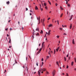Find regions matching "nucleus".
Instances as JSON below:
<instances>
[{
	"label": "nucleus",
	"mask_w": 76,
	"mask_h": 76,
	"mask_svg": "<svg viewBox=\"0 0 76 76\" xmlns=\"http://www.w3.org/2000/svg\"><path fill=\"white\" fill-rule=\"evenodd\" d=\"M50 18H48V20H50Z\"/></svg>",
	"instance_id": "nucleus-31"
},
{
	"label": "nucleus",
	"mask_w": 76,
	"mask_h": 76,
	"mask_svg": "<svg viewBox=\"0 0 76 76\" xmlns=\"http://www.w3.org/2000/svg\"><path fill=\"white\" fill-rule=\"evenodd\" d=\"M57 5H58V4H57V3H56V6H57Z\"/></svg>",
	"instance_id": "nucleus-33"
},
{
	"label": "nucleus",
	"mask_w": 76,
	"mask_h": 76,
	"mask_svg": "<svg viewBox=\"0 0 76 76\" xmlns=\"http://www.w3.org/2000/svg\"><path fill=\"white\" fill-rule=\"evenodd\" d=\"M63 13H62L61 15H60V18H61V17H62V16H63Z\"/></svg>",
	"instance_id": "nucleus-18"
},
{
	"label": "nucleus",
	"mask_w": 76,
	"mask_h": 76,
	"mask_svg": "<svg viewBox=\"0 0 76 76\" xmlns=\"http://www.w3.org/2000/svg\"><path fill=\"white\" fill-rule=\"evenodd\" d=\"M57 22H58V23H59V21H58V20L57 21Z\"/></svg>",
	"instance_id": "nucleus-58"
},
{
	"label": "nucleus",
	"mask_w": 76,
	"mask_h": 76,
	"mask_svg": "<svg viewBox=\"0 0 76 76\" xmlns=\"http://www.w3.org/2000/svg\"><path fill=\"white\" fill-rule=\"evenodd\" d=\"M51 53H53V51H51Z\"/></svg>",
	"instance_id": "nucleus-59"
},
{
	"label": "nucleus",
	"mask_w": 76,
	"mask_h": 76,
	"mask_svg": "<svg viewBox=\"0 0 76 76\" xmlns=\"http://www.w3.org/2000/svg\"><path fill=\"white\" fill-rule=\"evenodd\" d=\"M67 6H68L69 7H70V4H67Z\"/></svg>",
	"instance_id": "nucleus-21"
},
{
	"label": "nucleus",
	"mask_w": 76,
	"mask_h": 76,
	"mask_svg": "<svg viewBox=\"0 0 76 76\" xmlns=\"http://www.w3.org/2000/svg\"><path fill=\"white\" fill-rule=\"evenodd\" d=\"M41 70H39L38 71V75L39 76H40V75H41Z\"/></svg>",
	"instance_id": "nucleus-3"
},
{
	"label": "nucleus",
	"mask_w": 76,
	"mask_h": 76,
	"mask_svg": "<svg viewBox=\"0 0 76 76\" xmlns=\"http://www.w3.org/2000/svg\"><path fill=\"white\" fill-rule=\"evenodd\" d=\"M35 10H38V7H37V6H36V7L35 8Z\"/></svg>",
	"instance_id": "nucleus-14"
},
{
	"label": "nucleus",
	"mask_w": 76,
	"mask_h": 76,
	"mask_svg": "<svg viewBox=\"0 0 76 76\" xmlns=\"http://www.w3.org/2000/svg\"><path fill=\"white\" fill-rule=\"evenodd\" d=\"M36 36H38V35H39V33H37V34H36Z\"/></svg>",
	"instance_id": "nucleus-25"
},
{
	"label": "nucleus",
	"mask_w": 76,
	"mask_h": 76,
	"mask_svg": "<svg viewBox=\"0 0 76 76\" xmlns=\"http://www.w3.org/2000/svg\"><path fill=\"white\" fill-rule=\"evenodd\" d=\"M39 46H40V45H41V44H39Z\"/></svg>",
	"instance_id": "nucleus-64"
},
{
	"label": "nucleus",
	"mask_w": 76,
	"mask_h": 76,
	"mask_svg": "<svg viewBox=\"0 0 76 76\" xmlns=\"http://www.w3.org/2000/svg\"><path fill=\"white\" fill-rule=\"evenodd\" d=\"M40 34H42L43 33V31L42 30H41V31L40 32Z\"/></svg>",
	"instance_id": "nucleus-19"
},
{
	"label": "nucleus",
	"mask_w": 76,
	"mask_h": 76,
	"mask_svg": "<svg viewBox=\"0 0 76 76\" xmlns=\"http://www.w3.org/2000/svg\"><path fill=\"white\" fill-rule=\"evenodd\" d=\"M36 65H37V66H38V62H37L36 63Z\"/></svg>",
	"instance_id": "nucleus-27"
},
{
	"label": "nucleus",
	"mask_w": 76,
	"mask_h": 76,
	"mask_svg": "<svg viewBox=\"0 0 76 76\" xmlns=\"http://www.w3.org/2000/svg\"><path fill=\"white\" fill-rule=\"evenodd\" d=\"M46 34H48V33H47V32H46Z\"/></svg>",
	"instance_id": "nucleus-63"
},
{
	"label": "nucleus",
	"mask_w": 76,
	"mask_h": 76,
	"mask_svg": "<svg viewBox=\"0 0 76 76\" xmlns=\"http://www.w3.org/2000/svg\"><path fill=\"white\" fill-rule=\"evenodd\" d=\"M15 63H16V64H17V63H18V62H17L16 61V60H15Z\"/></svg>",
	"instance_id": "nucleus-42"
},
{
	"label": "nucleus",
	"mask_w": 76,
	"mask_h": 76,
	"mask_svg": "<svg viewBox=\"0 0 76 76\" xmlns=\"http://www.w3.org/2000/svg\"><path fill=\"white\" fill-rule=\"evenodd\" d=\"M56 53V50H54V53L55 54Z\"/></svg>",
	"instance_id": "nucleus-41"
},
{
	"label": "nucleus",
	"mask_w": 76,
	"mask_h": 76,
	"mask_svg": "<svg viewBox=\"0 0 76 76\" xmlns=\"http://www.w3.org/2000/svg\"><path fill=\"white\" fill-rule=\"evenodd\" d=\"M64 35H67V34H66V33H64Z\"/></svg>",
	"instance_id": "nucleus-36"
},
{
	"label": "nucleus",
	"mask_w": 76,
	"mask_h": 76,
	"mask_svg": "<svg viewBox=\"0 0 76 76\" xmlns=\"http://www.w3.org/2000/svg\"><path fill=\"white\" fill-rule=\"evenodd\" d=\"M48 3H49L51 5V2H50V1H48Z\"/></svg>",
	"instance_id": "nucleus-29"
},
{
	"label": "nucleus",
	"mask_w": 76,
	"mask_h": 76,
	"mask_svg": "<svg viewBox=\"0 0 76 76\" xmlns=\"http://www.w3.org/2000/svg\"><path fill=\"white\" fill-rule=\"evenodd\" d=\"M51 26H53V24H50L48 25V27H51Z\"/></svg>",
	"instance_id": "nucleus-6"
},
{
	"label": "nucleus",
	"mask_w": 76,
	"mask_h": 76,
	"mask_svg": "<svg viewBox=\"0 0 76 76\" xmlns=\"http://www.w3.org/2000/svg\"><path fill=\"white\" fill-rule=\"evenodd\" d=\"M35 69H36V68L35 67H34V70H35Z\"/></svg>",
	"instance_id": "nucleus-55"
},
{
	"label": "nucleus",
	"mask_w": 76,
	"mask_h": 76,
	"mask_svg": "<svg viewBox=\"0 0 76 76\" xmlns=\"http://www.w3.org/2000/svg\"><path fill=\"white\" fill-rule=\"evenodd\" d=\"M68 68H69V66H68V65H67V66L66 67V69H68Z\"/></svg>",
	"instance_id": "nucleus-39"
},
{
	"label": "nucleus",
	"mask_w": 76,
	"mask_h": 76,
	"mask_svg": "<svg viewBox=\"0 0 76 76\" xmlns=\"http://www.w3.org/2000/svg\"><path fill=\"white\" fill-rule=\"evenodd\" d=\"M42 50V48H40L38 52L37 53L38 54H39V53H40V52Z\"/></svg>",
	"instance_id": "nucleus-4"
},
{
	"label": "nucleus",
	"mask_w": 76,
	"mask_h": 76,
	"mask_svg": "<svg viewBox=\"0 0 76 76\" xmlns=\"http://www.w3.org/2000/svg\"><path fill=\"white\" fill-rule=\"evenodd\" d=\"M59 29H60V30H61L62 31V30H63V28H59Z\"/></svg>",
	"instance_id": "nucleus-30"
},
{
	"label": "nucleus",
	"mask_w": 76,
	"mask_h": 76,
	"mask_svg": "<svg viewBox=\"0 0 76 76\" xmlns=\"http://www.w3.org/2000/svg\"><path fill=\"white\" fill-rule=\"evenodd\" d=\"M29 58H30L31 59V56H29Z\"/></svg>",
	"instance_id": "nucleus-57"
},
{
	"label": "nucleus",
	"mask_w": 76,
	"mask_h": 76,
	"mask_svg": "<svg viewBox=\"0 0 76 76\" xmlns=\"http://www.w3.org/2000/svg\"><path fill=\"white\" fill-rule=\"evenodd\" d=\"M9 43H11V39H10V40H9Z\"/></svg>",
	"instance_id": "nucleus-17"
},
{
	"label": "nucleus",
	"mask_w": 76,
	"mask_h": 76,
	"mask_svg": "<svg viewBox=\"0 0 76 76\" xmlns=\"http://www.w3.org/2000/svg\"><path fill=\"white\" fill-rule=\"evenodd\" d=\"M46 73L47 74H49V72H47Z\"/></svg>",
	"instance_id": "nucleus-40"
},
{
	"label": "nucleus",
	"mask_w": 76,
	"mask_h": 76,
	"mask_svg": "<svg viewBox=\"0 0 76 76\" xmlns=\"http://www.w3.org/2000/svg\"><path fill=\"white\" fill-rule=\"evenodd\" d=\"M64 59L65 61H66V57H64Z\"/></svg>",
	"instance_id": "nucleus-26"
},
{
	"label": "nucleus",
	"mask_w": 76,
	"mask_h": 76,
	"mask_svg": "<svg viewBox=\"0 0 76 76\" xmlns=\"http://www.w3.org/2000/svg\"><path fill=\"white\" fill-rule=\"evenodd\" d=\"M46 69H45V68L42 69L41 68L40 69V70H41V71H45Z\"/></svg>",
	"instance_id": "nucleus-2"
},
{
	"label": "nucleus",
	"mask_w": 76,
	"mask_h": 76,
	"mask_svg": "<svg viewBox=\"0 0 76 76\" xmlns=\"http://www.w3.org/2000/svg\"><path fill=\"white\" fill-rule=\"evenodd\" d=\"M26 11H27V10H28V8H26Z\"/></svg>",
	"instance_id": "nucleus-35"
},
{
	"label": "nucleus",
	"mask_w": 76,
	"mask_h": 76,
	"mask_svg": "<svg viewBox=\"0 0 76 76\" xmlns=\"http://www.w3.org/2000/svg\"><path fill=\"white\" fill-rule=\"evenodd\" d=\"M42 19H41V22H42Z\"/></svg>",
	"instance_id": "nucleus-61"
},
{
	"label": "nucleus",
	"mask_w": 76,
	"mask_h": 76,
	"mask_svg": "<svg viewBox=\"0 0 76 76\" xmlns=\"http://www.w3.org/2000/svg\"><path fill=\"white\" fill-rule=\"evenodd\" d=\"M36 31H39V28H38L36 29Z\"/></svg>",
	"instance_id": "nucleus-24"
},
{
	"label": "nucleus",
	"mask_w": 76,
	"mask_h": 76,
	"mask_svg": "<svg viewBox=\"0 0 76 76\" xmlns=\"http://www.w3.org/2000/svg\"><path fill=\"white\" fill-rule=\"evenodd\" d=\"M45 21V19H43V21H42L43 23Z\"/></svg>",
	"instance_id": "nucleus-32"
},
{
	"label": "nucleus",
	"mask_w": 76,
	"mask_h": 76,
	"mask_svg": "<svg viewBox=\"0 0 76 76\" xmlns=\"http://www.w3.org/2000/svg\"><path fill=\"white\" fill-rule=\"evenodd\" d=\"M73 63H74L72 61L71 63V65L72 66H73Z\"/></svg>",
	"instance_id": "nucleus-20"
},
{
	"label": "nucleus",
	"mask_w": 76,
	"mask_h": 76,
	"mask_svg": "<svg viewBox=\"0 0 76 76\" xmlns=\"http://www.w3.org/2000/svg\"><path fill=\"white\" fill-rule=\"evenodd\" d=\"M59 49H60V47H59L57 49H56V51L57 52V51H58V50H59Z\"/></svg>",
	"instance_id": "nucleus-5"
},
{
	"label": "nucleus",
	"mask_w": 76,
	"mask_h": 76,
	"mask_svg": "<svg viewBox=\"0 0 76 76\" xmlns=\"http://www.w3.org/2000/svg\"><path fill=\"white\" fill-rule=\"evenodd\" d=\"M72 24H71L70 25V29H72Z\"/></svg>",
	"instance_id": "nucleus-10"
},
{
	"label": "nucleus",
	"mask_w": 76,
	"mask_h": 76,
	"mask_svg": "<svg viewBox=\"0 0 76 76\" xmlns=\"http://www.w3.org/2000/svg\"><path fill=\"white\" fill-rule=\"evenodd\" d=\"M74 60H75V63H76V58H74Z\"/></svg>",
	"instance_id": "nucleus-28"
},
{
	"label": "nucleus",
	"mask_w": 76,
	"mask_h": 76,
	"mask_svg": "<svg viewBox=\"0 0 76 76\" xmlns=\"http://www.w3.org/2000/svg\"><path fill=\"white\" fill-rule=\"evenodd\" d=\"M64 67H65V66L64 65L63 66V67L64 68Z\"/></svg>",
	"instance_id": "nucleus-60"
},
{
	"label": "nucleus",
	"mask_w": 76,
	"mask_h": 76,
	"mask_svg": "<svg viewBox=\"0 0 76 76\" xmlns=\"http://www.w3.org/2000/svg\"><path fill=\"white\" fill-rule=\"evenodd\" d=\"M21 29H22V30L23 31V28L22 27V28H21Z\"/></svg>",
	"instance_id": "nucleus-44"
},
{
	"label": "nucleus",
	"mask_w": 76,
	"mask_h": 76,
	"mask_svg": "<svg viewBox=\"0 0 76 76\" xmlns=\"http://www.w3.org/2000/svg\"><path fill=\"white\" fill-rule=\"evenodd\" d=\"M45 9H48L47 7H45Z\"/></svg>",
	"instance_id": "nucleus-34"
},
{
	"label": "nucleus",
	"mask_w": 76,
	"mask_h": 76,
	"mask_svg": "<svg viewBox=\"0 0 76 76\" xmlns=\"http://www.w3.org/2000/svg\"><path fill=\"white\" fill-rule=\"evenodd\" d=\"M67 3H68V2L67 1H66V4H67Z\"/></svg>",
	"instance_id": "nucleus-49"
},
{
	"label": "nucleus",
	"mask_w": 76,
	"mask_h": 76,
	"mask_svg": "<svg viewBox=\"0 0 76 76\" xmlns=\"http://www.w3.org/2000/svg\"><path fill=\"white\" fill-rule=\"evenodd\" d=\"M5 72H6V70H5V72H4V73H5Z\"/></svg>",
	"instance_id": "nucleus-48"
},
{
	"label": "nucleus",
	"mask_w": 76,
	"mask_h": 76,
	"mask_svg": "<svg viewBox=\"0 0 76 76\" xmlns=\"http://www.w3.org/2000/svg\"><path fill=\"white\" fill-rule=\"evenodd\" d=\"M72 17H73V15H72L71 16L70 19H69V20H72Z\"/></svg>",
	"instance_id": "nucleus-8"
},
{
	"label": "nucleus",
	"mask_w": 76,
	"mask_h": 76,
	"mask_svg": "<svg viewBox=\"0 0 76 76\" xmlns=\"http://www.w3.org/2000/svg\"><path fill=\"white\" fill-rule=\"evenodd\" d=\"M60 8L61 10H63V8H62V7H60Z\"/></svg>",
	"instance_id": "nucleus-23"
},
{
	"label": "nucleus",
	"mask_w": 76,
	"mask_h": 76,
	"mask_svg": "<svg viewBox=\"0 0 76 76\" xmlns=\"http://www.w3.org/2000/svg\"><path fill=\"white\" fill-rule=\"evenodd\" d=\"M70 57H69V60H70Z\"/></svg>",
	"instance_id": "nucleus-56"
},
{
	"label": "nucleus",
	"mask_w": 76,
	"mask_h": 76,
	"mask_svg": "<svg viewBox=\"0 0 76 76\" xmlns=\"http://www.w3.org/2000/svg\"><path fill=\"white\" fill-rule=\"evenodd\" d=\"M38 19H39V20H40V17H39V18H38V17H37V20H38Z\"/></svg>",
	"instance_id": "nucleus-15"
},
{
	"label": "nucleus",
	"mask_w": 76,
	"mask_h": 76,
	"mask_svg": "<svg viewBox=\"0 0 76 76\" xmlns=\"http://www.w3.org/2000/svg\"><path fill=\"white\" fill-rule=\"evenodd\" d=\"M59 36H57V38H59Z\"/></svg>",
	"instance_id": "nucleus-38"
},
{
	"label": "nucleus",
	"mask_w": 76,
	"mask_h": 76,
	"mask_svg": "<svg viewBox=\"0 0 76 76\" xmlns=\"http://www.w3.org/2000/svg\"><path fill=\"white\" fill-rule=\"evenodd\" d=\"M72 43L73 44H75V40L74 39H73L72 40Z\"/></svg>",
	"instance_id": "nucleus-12"
},
{
	"label": "nucleus",
	"mask_w": 76,
	"mask_h": 76,
	"mask_svg": "<svg viewBox=\"0 0 76 76\" xmlns=\"http://www.w3.org/2000/svg\"><path fill=\"white\" fill-rule=\"evenodd\" d=\"M62 75H64V73H62Z\"/></svg>",
	"instance_id": "nucleus-51"
},
{
	"label": "nucleus",
	"mask_w": 76,
	"mask_h": 76,
	"mask_svg": "<svg viewBox=\"0 0 76 76\" xmlns=\"http://www.w3.org/2000/svg\"><path fill=\"white\" fill-rule=\"evenodd\" d=\"M56 63L57 65H58V66H59V64H58V61H57Z\"/></svg>",
	"instance_id": "nucleus-16"
},
{
	"label": "nucleus",
	"mask_w": 76,
	"mask_h": 76,
	"mask_svg": "<svg viewBox=\"0 0 76 76\" xmlns=\"http://www.w3.org/2000/svg\"><path fill=\"white\" fill-rule=\"evenodd\" d=\"M7 37H9V35H8V34H7Z\"/></svg>",
	"instance_id": "nucleus-62"
},
{
	"label": "nucleus",
	"mask_w": 76,
	"mask_h": 76,
	"mask_svg": "<svg viewBox=\"0 0 76 76\" xmlns=\"http://www.w3.org/2000/svg\"><path fill=\"white\" fill-rule=\"evenodd\" d=\"M45 42H43L42 43V48H43V47L44 46V44L45 43Z\"/></svg>",
	"instance_id": "nucleus-11"
},
{
	"label": "nucleus",
	"mask_w": 76,
	"mask_h": 76,
	"mask_svg": "<svg viewBox=\"0 0 76 76\" xmlns=\"http://www.w3.org/2000/svg\"><path fill=\"white\" fill-rule=\"evenodd\" d=\"M39 23H40V20H39Z\"/></svg>",
	"instance_id": "nucleus-43"
},
{
	"label": "nucleus",
	"mask_w": 76,
	"mask_h": 76,
	"mask_svg": "<svg viewBox=\"0 0 76 76\" xmlns=\"http://www.w3.org/2000/svg\"><path fill=\"white\" fill-rule=\"evenodd\" d=\"M50 32H51V30H50L49 31L48 34V35H50Z\"/></svg>",
	"instance_id": "nucleus-7"
},
{
	"label": "nucleus",
	"mask_w": 76,
	"mask_h": 76,
	"mask_svg": "<svg viewBox=\"0 0 76 76\" xmlns=\"http://www.w3.org/2000/svg\"><path fill=\"white\" fill-rule=\"evenodd\" d=\"M8 29V28H7L5 29V31H7V30Z\"/></svg>",
	"instance_id": "nucleus-37"
},
{
	"label": "nucleus",
	"mask_w": 76,
	"mask_h": 76,
	"mask_svg": "<svg viewBox=\"0 0 76 76\" xmlns=\"http://www.w3.org/2000/svg\"><path fill=\"white\" fill-rule=\"evenodd\" d=\"M50 58V57H49V56H47L46 57V60H48V58Z\"/></svg>",
	"instance_id": "nucleus-9"
},
{
	"label": "nucleus",
	"mask_w": 76,
	"mask_h": 76,
	"mask_svg": "<svg viewBox=\"0 0 76 76\" xmlns=\"http://www.w3.org/2000/svg\"><path fill=\"white\" fill-rule=\"evenodd\" d=\"M27 59H28V57H26V60H27Z\"/></svg>",
	"instance_id": "nucleus-53"
},
{
	"label": "nucleus",
	"mask_w": 76,
	"mask_h": 76,
	"mask_svg": "<svg viewBox=\"0 0 76 76\" xmlns=\"http://www.w3.org/2000/svg\"><path fill=\"white\" fill-rule=\"evenodd\" d=\"M55 73H56V71L55 70H53L52 73L53 76H54V75H55Z\"/></svg>",
	"instance_id": "nucleus-1"
},
{
	"label": "nucleus",
	"mask_w": 76,
	"mask_h": 76,
	"mask_svg": "<svg viewBox=\"0 0 76 76\" xmlns=\"http://www.w3.org/2000/svg\"><path fill=\"white\" fill-rule=\"evenodd\" d=\"M49 49H50V51L49 52H50V51H51V49H50V48H49Z\"/></svg>",
	"instance_id": "nucleus-45"
},
{
	"label": "nucleus",
	"mask_w": 76,
	"mask_h": 76,
	"mask_svg": "<svg viewBox=\"0 0 76 76\" xmlns=\"http://www.w3.org/2000/svg\"><path fill=\"white\" fill-rule=\"evenodd\" d=\"M44 5L45 6H47V4L46 3H44Z\"/></svg>",
	"instance_id": "nucleus-22"
},
{
	"label": "nucleus",
	"mask_w": 76,
	"mask_h": 76,
	"mask_svg": "<svg viewBox=\"0 0 76 76\" xmlns=\"http://www.w3.org/2000/svg\"><path fill=\"white\" fill-rule=\"evenodd\" d=\"M43 10V9H42V8H41V10L42 11V10Z\"/></svg>",
	"instance_id": "nucleus-54"
},
{
	"label": "nucleus",
	"mask_w": 76,
	"mask_h": 76,
	"mask_svg": "<svg viewBox=\"0 0 76 76\" xmlns=\"http://www.w3.org/2000/svg\"><path fill=\"white\" fill-rule=\"evenodd\" d=\"M49 54H50V52H49L48 53Z\"/></svg>",
	"instance_id": "nucleus-50"
},
{
	"label": "nucleus",
	"mask_w": 76,
	"mask_h": 76,
	"mask_svg": "<svg viewBox=\"0 0 76 76\" xmlns=\"http://www.w3.org/2000/svg\"><path fill=\"white\" fill-rule=\"evenodd\" d=\"M10 3V2L9 1H8V2H7V4H9Z\"/></svg>",
	"instance_id": "nucleus-13"
},
{
	"label": "nucleus",
	"mask_w": 76,
	"mask_h": 76,
	"mask_svg": "<svg viewBox=\"0 0 76 76\" xmlns=\"http://www.w3.org/2000/svg\"><path fill=\"white\" fill-rule=\"evenodd\" d=\"M12 28H10V31H11L12 30Z\"/></svg>",
	"instance_id": "nucleus-52"
},
{
	"label": "nucleus",
	"mask_w": 76,
	"mask_h": 76,
	"mask_svg": "<svg viewBox=\"0 0 76 76\" xmlns=\"http://www.w3.org/2000/svg\"><path fill=\"white\" fill-rule=\"evenodd\" d=\"M44 61V60H43V58H42V61Z\"/></svg>",
	"instance_id": "nucleus-46"
},
{
	"label": "nucleus",
	"mask_w": 76,
	"mask_h": 76,
	"mask_svg": "<svg viewBox=\"0 0 76 76\" xmlns=\"http://www.w3.org/2000/svg\"><path fill=\"white\" fill-rule=\"evenodd\" d=\"M66 57H69V55H66Z\"/></svg>",
	"instance_id": "nucleus-47"
}]
</instances>
